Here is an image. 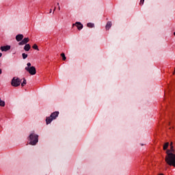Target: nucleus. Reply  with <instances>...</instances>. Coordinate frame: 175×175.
<instances>
[{"label":"nucleus","instance_id":"nucleus-3","mask_svg":"<svg viewBox=\"0 0 175 175\" xmlns=\"http://www.w3.org/2000/svg\"><path fill=\"white\" fill-rule=\"evenodd\" d=\"M59 114V111H55L51 114L50 117H46V125H49V124H51V122L53 121V120H55V118L58 117Z\"/></svg>","mask_w":175,"mask_h":175},{"label":"nucleus","instance_id":"nucleus-11","mask_svg":"<svg viewBox=\"0 0 175 175\" xmlns=\"http://www.w3.org/2000/svg\"><path fill=\"white\" fill-rule=\"evenodd\" d=\"M111 25H112L111 21H108L105 26L106 29H109V28H111Z\"/></svg>","mask_w":175,"mask_h":175},{"label":"nucleus","instance_id":"nucleus-18","mask_svg":"<svg viewBox=\"0 0 175 175\" xmlns=\"http://www.w3.org/2000/svg\"><path fill=\"white\" fill-rule=\"evenodd\" d=\"M23 59H26V58L28 57V55L27 53H23L22 54Z\"/></svg>","mask_w":175,"mask_h":175},{"label":"nucleus","instance_id":"nucleus-10","mask_svg":"<svg viewBox=\"0 0 175 175\" xmlns=\"http://www.w3.org/2000/svg\"><path fill=\"white\" fill-rule=\"evenodd\" d=\"M25 51H29L31 50V45L29 44H26L24 46Z\"/></svg>","mask_w":175,"mask_h":175},{"label":"nucleus","instance_id":"nucleus-21","mask_svg":"<svg viewBox=\"0 0 175 175\" xmlns=\"http://www.w3.org/2000/svg\"><path fill=\"white\" fill-rule=\"evenodd\" d=\"M0 75H2V69H0Z\"/></svg>","mask_w":175,"mask_h":175},{"label":"nucleus","instance_id":"nucleus-14","mask_svg":"<svg viewBox=\"0 0 175 175\" xmlns=\"http://www.w3.org/2000/svg\"><path fill=\"white\" fill-rule=\"evenodd\" d=\"M167 147H169V142H166L163 146V150H167Z\"/></svg>","mask_w":175,"mask_h":175},{"label":"nucleus","instance_id":"nucleus-25","mask_svg":"<svg viewBox=\"0 0 175 175\" xmlns=\"http://www.w3.org/2000/svg\"><path fill=\"white\" fill-rule=\"evenodd\" d=\"M1 57H2V53H0V58H1Z\"/></svg>","mask_w":175,"mask_h":175},{"label":"nucleus","instance_id":"nucleus-28","mask_svg":"<svg viewBox=\"0 0 175 175\" xmlns=\"http://www.w3.org/2000/svg\"><path fill=\"white\" fill-rule=\"evenodd\" d=\"M174 36H175V32H174Z\"/></svg>","mask_w":175,"mask_h":175},{"label":"nucleus","instance_id":"nucleus-4","mask_svg":"<svg viewBox=\"0 0 175 175\" xmlns=\"http://www.w3.org/2000/svg\"><path fill=\"white\" fill-rule=\"evenodd\" d=\"M20 84H21V79H20L19 78L14 77L12 79L11 85H12V87H18Z\"/></svg>","mask_w":175,"mask_h":175},{"label":"nucleus","instance_id":"nucleus-6","mask_svg":"<svg viewBox=\"0 0 175 175\" xmlns=\"http://www.w3.org/2000/svg\"><path fill=\"white\" fill-rule=\"evenodd\" d=\"M29 42V38H25L20 42H18V46H24V44H27Z\"/></svg>","mask_w":175,"mask_h":175},{"label":"nucleus","instance_id":"nucleus-1","mask_svg":"<svg viewBox=\"0 0 175 175\" xmlns=\"http://www.w3.org/2000/svg\"><path fill=\"white\" fill-rule=\"evenodd\" d=\"M165 153V161L166 163L170 161H175V150L173 146H171L170 149L167 150Z\"/></svg>","mask_w":175,"mask_h":175},{"label":"nucleus","instance_id":"nucleus-23","mask_svg":"<svg viewBox=\"0 0 175 175\" xmlns=\"http://www.w3.org/2000/svg\"><path fill=\"white\" fill-rule=\"evenodd\" d=\"M170 146H173V142H171Z\"/></svg>","mask_w":175,"mask_h":175},{"label":"nucleus","instance_id":"nucleus-15","mask_svg":"<svg viewBox=\"0 0 175 175\" xmlns=\"http://www.w3.org/2000/svg\"><path fill=\"white\" fill-rule=\"evenodd\" d=\"M32 47L34 50H38V51H39V48L38 47V44H34Z\"/></svg>","mask_w":175,"mask_h":175},{"label":"nucleus","instance_id":"nucleus-13","mask_svg":"<svg viewBox=\"0 0 175 175\" xmlns=\"http://www.w3.org/2000/svg\"><path fill=\"white\" fill-rule=\"evenodd\" d=\"M0 106L1 107H5V101L4 100H2L0 98Z\"/></svg>","mask_w":175,"mask_h":175},{"label":"nucleus","instance_id":"nucleus-12","mask_svg":"<svg viewBox=\"0 0 175 175\" xmlns=\"http://www.w3.org/2000/svg\"><path fill=\"white\" fill-rule=\"evenodd\" d=\"M87 27H88V28H94V27H95V25H94V23H89L87 24Z\"/></svg>","mask_w":175,"mask_h":175},{"label":"nucleus","instance_id":"nucleus-8","mask_svg":"<svg viewBox=\"0 0 175 175\" xmlns=\"http://www.w3.org/2000/svg\"><path fill=\"white\" fill-rule=\"evenodd\" d=\"M73 25H76V27H77V29H79V31H81V29H83V24H81V23H80V22H77Z\"/></svg>","mask_w":175,"mask_h":175},{"label":"nucleus","instance_id":"nucleus-9","mask_svg":"<svg viewBox=\"0 0 175 175\" xmlns=\"http://www.w3.org/2000/svg\"><path fill=\"white\" fill-rule=\"evenodd\" d=\"M23 39H24V35L23 34H18L16 36V40L17 42H21Z\"/></svg>","mask_w":175,"mask_h":175},{"label":"nucleus","instance_id":"nucleus-5","mask_svg":"<svg viewBox=\"0 0 175 175\" xmlns=\"http://www.w3.org/2000/svg\"><path fill=\"white\" fill-rule=\"evenodd\" d=\"M25 70L32 76H33V75H36V68L35 66L25 67Z\"/></svg>","mask_w":175,"mask_h":175},{"label":"nucleus","instance_id":"nucleus-17","mask_svg":"<svg viewBox=\"0 0 175 175\" xmlns=\"http://www.w3.org/2000/svg\"><path fill=\"white\" fill-rule=\"evenodd\" d=\"M26 84H27V80L25 78H23V81L21 83L22 87H24V85H25Z\"/></svg>","mask_w":175,"mask_h":175},{"label":"nucleus","instance_id":"nucleus-27","mask_svg":"<svg viewBox=\"0 0 175 175\" xmlns=\"http://www.w3.org/2000/svg\"><path fill=\"white\" fill-rule=\"evenodd\" d=\"M51 11H52V10L51 9V10H50V13H51Z\"/></svg>","mask_w":175,"mask_h":175},{"label":"nucleus","instance_id":"nucleus-7","mask_svg":"<svg viewBox=\"0 0 175 175\" xmlns=\"http://www.w3.org/2000/svg\"><path fill=\"white\" fill-rule=\"evenodd\" d=\"M0 50H1V51H9V50H10V45L1 46Z\"/></svg>","mask_w":175,"mask_h":175},{"label":"nucleus","instance_id":"nucleus-26","mask_svg":"<svg viewBox=\"0 0 175 175\" xmlns=\"http://www.w3.org/2000/svg\"><path fill=\"white\" fill-rule=\"evenodd\" d=\"M57 6H59V3H57Z\"/></svg>","mask_w":175,"mask_h":175},{"label":"nucleus","instance_id":"nucleus-2","mask_svg":"<svg viewBox=\"0 0 175 175\" xmlns=\"http://www.w3.org/2000/svg\"><path fill=\"white\" fill-rule=\"evenodd\" d=\"M28 140H29V144L30 146H36L39 142V135L35 134V133H31L28 137Z\"/></svg>","mask_w":175,"mask_h":175},{"label":"nucleus","instance_id":"nucleus-24","mask_svg":"<svg viewBox=\"0 0 175 175\" xmlns=\"http://www.w3.org/2000/svg\"><path fill=\"white\" fill-rule=\"evenodd\" d=\"M55 9H57L56 7H55L54 10H53V12H55Z\"/></svg>","mask_w":175,"mask_h":175},{"label":"nucleus","instance_id":"nucleus-19","mask_svg":"<svg viewBox=\"0 0 175 175\" xmlns=\"http://www.w3.org/2000/svg\"><path fill=\"white\" fill-rule=\"evenodd\" d=\"M139 5L142 6V5H144V0H140Z\"/></svg>","mask_w":175,"mask_h":175},{"label":"nucleus","instance_id":"nucleus-16","mask_svg":"<svg viewBox=\"0 0 175 175\" xmlns=\"http://www.w3.org/2000/svg\"><path fill=\"white\" fill-rule=\"evenodd\" d=\"M61 57H62L63 61H66V56H65V53H62L61 54Z\"/></svg>","mask_w":175,"mask_h":175},{"label":"nucleus","instance_id":"nucleus-22","mask_svg":"<svg viewBox=\"0 0 175 175\" xmlns=\"http://www.w3.org/2000/svg\"><path fill=\"white\" fill-rule=\"evenodd\" d=\"M58 10H61V7L58 6Z\"/></svg>","mask_w":175,"mask_h":175},{"label":"nucleus","instance_id":"nucleus-20","mask_svg":"<svg viewBox=\"0 0 175 175\" xmlns=\"http://www.w3.org/2000/svg\"><path fill=\"white\" fill-rule=\"evenodd\" d=\"M26 68H31V63H27Z\"/></svg>","mask_w":175,"mask_h":175}]
</instances>
